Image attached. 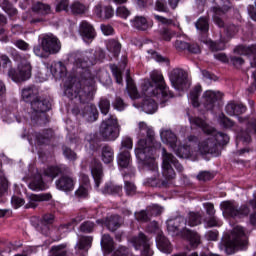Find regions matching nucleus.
<instances>
[{
  "instance_id": "25",
  "label": "nucleus",
  "mask_w": 256,
  "mask_h": 256,
  "mask_svg": "<svg viewBox=\"0 0 256 256\" xmlns=\"http://www.w3.org/2000/svg\"><path fill=\"white\" fill-rule=\"evenodd\" d=\"M56 187L60 191H73L75 189V180L69 176H62L56 181Z\"/></svg>"
},
{
  "instance_id": "37",
  "label": "nucleus",
  "mask_w": 256,
  "mask_h": 256,
  "mask_svg": "<svg viewBox=\"0 0 256 256\" xmlns=\"http://www.w3.org/2000/svg\"><path fill=\"white\" fill-rule=\"evenodd\" d=\"M101 247L105 253H111L114 248L113 238L109 235H103L101 240Z\"/></svg>"
},
{
  "instance_id": "38",
  "label": "nucleus",
  "mask_w": 256,
  "mask_h": 256,
  "mask_svg": "<svg viewBox=\"0 0 256 256\" xmlns=\"http://www.w3.org/2000/svg\"><path fill=\"white\" fill-rule=\"evenodd\" d=\"M201 85H197L190 92L189 100L191 101L193 107H199V95H201Z\"/></svg>"
},
{
  "instance_id": "3",
  "label": "nucleus",
  "mask_w": 256,
  "mask_h": 256,
  "mask_svg": "<svg viewBox=\"0 0 256 256\" xmlns=\"http://www.w3.org/2000/svg\"><path fill=\"white\" fill-rule=\"evenodd\" d=\"M185 225L189 227H197L201 225V215L196 212H190L187 220L183 217H176L167 221V230L172 235H181L183 239H187L192 247H197L201 244V236L193 230L183 228Z\"/></svg>"
},
{
  "instance_id": "13",
  "label": "nucleus",
  "mask_w": 256,
  "mask_h": 256,
  "mask_svg": "<svg viewBox=\"0 0 256 256\" xmlns=\"http://www.w3.org/2000/svg\"><path fill=\"white\" fill-rule=\"evenodd\" d=\"M220 207L225 217H243V215H249V207L243 205L239 208V204L235 201H224L220 204Z\"/></svg>"
},
{
  "instance_id": "46",
  "label": "nucleus",
  "mask_w": 256,
  "mask_h": 256,
  "mask_svg": "<svg viewBox=\"0 0 256 256\" xmlns=\"http://www.w3.org/2000/svg\"><path fill=\"white\" fill-rule=\"evenodd\" d=\"M203 43H206L211 51H223V49H225L224 41H221L219 44H217L211 40H203Z\"/></svg>"
},
{
  "instance_id": "28",
  "label": "nucleus",
  "mask_w": 256,
  "mask_h": 256,
  "mask_svg": "<svg viewBox=\"0 0 256 256\" xmlns=\"http://www.w3.org/2000/svg\"><path fill=\"white\" fill-rule=\"evenodd\" d=\"M50 72L56 79L63 78L67 75V68L62 62H52L50 65Z\"/></svg>"
},
{
  "instance_id": "45",
  "label": "nucleus",
  "mask_w": 256,
  "mask_h": 256,
  "mask_svg": "<svg viewBox=\"0 0 256 256\" xmlns=\"http://www.w3.org/2000/svg\"><path fill=\"white\" fill-rule=\"evenodd\" d=\"M49 256H67L65 245L53 246L50 250Z\"/></svg>"
},
{
  "instance_id": "18",
  "label": "nucleus",
  "mask_w": 256,
  "mask_h": 256,
  "mask_svg": "<svg viewBox=\"0 0 256 256\" xmlns=\"http://www.w3.org/2000/svg\"><path fill=\"white\" fill-rule=\"evenodd\" d=\"M92 243H93V237H90V236L80 237V239L78 240L75 246L76 254L80 256H86L87 253L89 252V249H91Z\"/></svg>"
},
{
  "instance_id": "58",
  "label": "nucleus",
  "mask_w": 256,
  "mask_h": 256,
  "mask_svg": "<svg viewBox=\"0 0 256 256\" xmlns=\"http://www.w3.org/2000/svg\"><path fill=\"white\" fill-rule=\"evenodd\" d=\"M154 19L157 21V23H160L161 25H173V20L167 19L163 16H159L157 14L153 15Z\"/></svg>"
},
{
  "instance_id": "60",
  "label": "nucleus",
  "mask_w": 256,
  "mask_h": 256,
  "mask_svg": "<svg viewBox=\"0 0 256 256\" xmlns=\"http://www.w3.org/2000/svg\"><path fill=\"white\" fill-rule=\"evenodd\" d=\"M226 113L228 115H237V104L235 102H230L226 106Z\"/></svg>"
},
{
  "instance_id": "8",
  "label": "nucleus",
  "mask_w": 256,
  "mask_h": 256,
  "mask_svg": "<svg viewBox=\"0 0 256 256\" xmlns=\"http://www.w3.org/2000/svg\"><path fill=\"white\" fill-rule=\"evenodd\" d=\"M190 124L193 127L194 125L196 127H199L202 129L206 135H212L214 137V141L217 145H227L229 143V136L225 133L218 132L217 134L215 133V128L209 126L207 122H205L201 118H189Z\"/></svg>"
},
{
  "instance_id": "34",
  "label": "nucleus",
  "mask_w": 256,
  "mask_h": 256,
  "mask_svg": "<svg viewBox=\"0 0 256 256\" xmlns=\"http://www.w3.org/2000/svg\"><path fill=\"white\" fill-rule=\"evenodd\" d=\"M84 117L90 123H93V121H97V118L99 117V112L97 111V107L93 104L88 105L86 107V112L84 114Z\"/></svg>"
},
{
  "instance_id": "54",
  "label": "nucleus",
  "mask_w": 256,
  "mask_h": 256,
  "mask_svg": "<svg viewBox=\"0 0 256 256\" xmlns=\"http://www.w3.org/2000/svg\"><path fill=\"white\" fill-rule=\"evenodd\" d=\"M219 123L222 125V127H225V129H229L233 127L234 123L231 121V119L225 117V115H220L219 117Z\"/></svg>"
},
{
  "instance_id": "7",
  "label": "nucleus",
  "mask_w": 256,
  "mask_h": 256,
  "mask_svg": "<svg viewBox=\"0 0 256 256\" xmlns=\"http://www.w3.org/2000/svg\"><path fill=\"white\" fill-rule=\"evenodd\" d=\"M121 133V125L116 116L110 115L100 126V135L104 141H115Z\"/></svg>"
},
{
  "instance_id": "16",
  "label": "nucleus",
  "mask_w": 256,
  "mask_h": 256,
  "mask_svg": "<svg viewBox=\"0 0 256 256\" xmlns=\"http://www.w3.org/2000/svg\"><path fill=\"white\" fill-rule=\"evenodd\" d=\"M131 242L136 250L140 249L142 251V256H153L151 241L143 233H140L138 237L132 238Z\"/></svg>"
},
{
  "instance_id": "55",
  "label": "nucleus",
  "mask_w": 256,
  "mask_h": 256,
  "mask_svg": "<svg viewBox=\"0 0 256 256\" xmlns=\"http://www.w3.org/2000/svg\"><path fill=\"white\" fill-rule=\"evenodd\" d=\"M93 229H95V224L91 221L84 222L80 226V230L82 231V233H91V231H93Z\"/></svg>"
},
{
  "instance_id": "35",
  "label": "nucleus",
  "mask_w": 256,
  "mask_h": 256,
  "mask_svg": "<svg viewBox=\"0 0 256 256\" xmlns=\"http://www.w3.org/2000/svg\"><path fill=\"white\" fill-rule=\"evenodd\" d=\"M131 164V153L129 151H121L118 155V165L126 168Z\"/></svg>"
},
{
  "instance_id": "19",
  "label": "nucleus",
  "mask_w": 256,
  "mask_h": 256,
  "mask_svg": "<svg viewBox=\"0 0 256 256\" xmlns=\"http://www.w3.org/2000/svg\"><path fill=\"white\" fill-rule=\"evenodd\" d=\"M79 33L85 43H89V41L95 39V28L87 21L80 23Z\"/></svg>"
},
{
  "instance_id": "56",
  "label": "nucleus",
  "mask_w": 256,
  "mask_h": 256,
  "mask_svg": "<svg viewBox=\"0 0 256 256\" xmlns=\"http://www.w3.org/2000/svg\"><path fill=\"white\" fill-rule=\"evenodd\" d=\"M113 107L114 109H117V111H123L125 107H127V105L125 104V102H123V99L117 97L113 102Z\"/></svg>"
},
{
  "instance_id": "62",
  "label": "nucleus",
  "mask_w": 256,
  "mask_h": 256,
  "mask_svg": "<svg viewBox=\"0 0 256 256\" xmlns=\"http://www.w3.org/2000/svg\"><path fill=\"white\" fill-rule=\"evenodd\" d=\"M56 11H69V0H60L56 6Z\"/></svg>"
},
{
  "instance_id": "50",
  "label": "nucleus",
  "mask_w": 256,
  "mask_h": 256,
  "mask_svg": "<svg viewBox=\"0 0 256 256\" xmlns=\"http://www.w3.org/2000/svg\"><path fill=\"white\" fill-rule=\"evenodd\" d=\"M131 149H133V139L124 137L121 142L120 151H131Z\"/></svg>"
},
{
  "instance_id": "23",
  "label": "nucleus",
  "mask_w": 256,
  "mask_h": 256,
  "mask_svg": "<svg viewBox=\"0 0 256 256\" xmlns=\"http://www.w3.org/2000/svg\"><path fill=\"white\" fill-rule=\"evenodd\" d=\"M29 202L26 204V209H35L42 201H49L51 199V194H32L28 196Z\"/></svg>"
},
{
  "instance_id": "11",
  "label": "nucleus",
  "mask_w": 256,
  "mask_h": 256,
  "mask_svg": "<svg viewBox=\"0 0 256 256\" xmlns=\"http://www.w3.org/2000/svg\"><path fill=\"white\" fill-rule=\"evenodd\" d=\"M91 89L93 87H87V91L81 90V84L80 83H73L72 85L65 84V95L69 97V99H78L80 103H85V101H88L91 97Z\"/></svg>"
},
{
  "instance_id": "4",
  "label": "nucleus",
  "mask_w": 256,
  "mask_h": 256,
  "mask_svg": "<svg viewBox=\"0 0 256 256\" xmlns=\"http://www.w3.org/2000/svg\"><path fill=\"white\" fill-rule=\"evenodd\" d=\"M150 78L152 83L149 79H145L141 85L142 95L146 97H157L161 103H166L169 99H173V94L169 90V87H167V84H165V78L161 71L153 70L150 73Z\"/></svg>"
},
{
  "instance_id": "27",
  "label": "nucleus",
  "mask_w": 256,
  "mask_h": 256,
  "mask_svg": "<svg viewBox=\"0 0 256 256\" xmlns=\"http://www.w3.org/2000/svg\"><path fill=\"white\" fill-rule=\"evenodd\" d=\"M126 84V89L129 97L133 100L139 99L141 97V94H139V91H137V86L135 85V82H133L129 70H127L126 72Z\"/></svg>"
},
{
  "instance_id": "5",
  "label": "nucleus",
  "mask_w": 256,
  "mask_h": 256,
  "mask_svg": "<svg viewBox=\"0 0 256 256\" xmlns=\"http://www.w3.org/2000/svg\"><path fill=\"white\" fill-rule=\"evenodd\" d=\"M22 99L26 103H30L31 105V119L35 121V119H41V117H45V113L51 109V103L41 98L39 96V88L35 86H28L22 89Z\"/></svg>"
},
{
  "instance_id": "22",
  "label": "nucleus",
  "mask_w": 256,
  "mask_h": 256,
  "mask_svg": "<svg viewBox=\"0 0 256 256\" xmlns=\"http://www.w3.org/2000/svg\"><path fill=\"white\" fill-rule=\"evenodd\" d=\"M130 23L132 27L138 31H147V29L153 27V21L147 20L144 16H135Z\"/></svg>"
},
{
  "instance_id": "42",
  "label": "nucleus",
  "mask_w": 256,
  "mask_h": 256,
  "mask_svg": "<svg viewBox=\"0 0 256 256\" xmlns=\"http://www.w3.org/2000/svg\"><path fill=\"white\" fill-rule=\"evenodd\" d=\"M123 189L121 186H115L113 184H106L104 189L102 190V193L105 195H119Z\"/></svg>"
},
{
  "instance_id": "14",
  "label": "nucleus",
  "mask_w": 256,
  "mask_h": 256,
  "mask_svg": "<svg viewBox=\"0 0 256 256\" xmlns=\"http://www.w3.org/2000/svg\"><path fill=\"white\" fill-rule=\"evenodd\" d=\"M149 233H157L156 237V245L159 251L162 253H171L173 251V247H171V242L161 233L159 229V224L156 221L151 222L148 227Z\"/></svg>"
},
{
  "instance_id": "20",
  "label": "nucleus",
  "mask_w": 256,
  "mask_h": 256,
  "mask_svg": "<svg viewBox=\"0 0 256 256\" xmlns=\"http://www.w3.org/2000/svg\"><path fill=\"white\" fill-rule=\"evenodd\" d=\"M221 99H223V94L221 92L207 90L203 94V102L206 109H213V105H215L217 101H221Z\"/></svg>"
},
{
  "instance_id": "49",
  "label": "nucleus",
  "mask_w": 256,
  "mask_h": 256,
  "mask_svg": "<svg viewBox=\"0 0 256 256\" xmlns=\"http://www.w3.org/2000/svg\"><path fill=\"white\" fill-rule=\"evenodd\" d=\"M46 135L47 136H43L42 134H36L34 138L35 143H37L38 145H43V143H47V139H49V135H53V131L47 130Z\"/></svg>"
},
{
  "instance_id": "32",
  "label": "nucleus",
  "mask_w": 256,
  "mask_h": 256,
  "mask_svg": "<svg viewBox=\"0 0 256 256\" xmlns=\"http://www.w3.org/2000/svg\"><path fill=\"white\" fill-rule=\"evenodd\" d=\"M95 13L98 17L102 19H111L113 15H115V10H113L112 6H106L103 10H101V6H96Z\"/></svg>"
},
{
  "instance_id": "1",
  "label": "nucleus",
  "mask_w": 256,
  "mask_h": 256,
  "mask_svg": "<svg viewBox=\"0 0 256 256\" xmlns=\"http://www.w3.org/2000/svg\"><path fill=\"white\" fill-rule=\"evenodd\" d=\"M139 132L146 133V139H140L135 148L136 159L143 163L145 167L150 169L154 173L155 178H148L144 182L148 187H169V184L173 179H175V170H173V165L177 171L181 173L183 171V166L173 157L172 154L167 153V150L163 148L162 150V175L164 181L159 183L157 177L159 176L157 162L155 161V155L157 149H161V143L155 142V132L151 126H148L145 122H140L138 124Z\"/></svg>"
},
{
  "instance_id": "21",
  "label": "nucleus",
  "mask_w": 256,
  "mask_h": 256,
  "mask_svg": "<svg viewBox=\"0 0 256 256\" xmlns=\"http://www.w3.org/2000/svg\"><path fill=\"white\" fill-rule=\"evenodd\" d=\"M90 171L95 181V187L96 189H99V185H101V180L103 179V166L101 165V162L93 160L90 166Z\"/></svg>"
},
{
  "instance_id": "39",
  "label": "nucleus",
  "mask_w": 256,
  "mask_h": 256,
  "mask_svg": "<svg viewBox=\"0 0 256 256\" xmlns=\"http://www.w3.org/2000/svg\"><path fill=\"white\" fill-rule=\"evenodd\" d=\"M70 10L73 15H83L87 11V6L79 1H74L70 6Z\"/></svg>"
},
{
  "instance_id": "52",
  "label": "nucleus",
  "mask_w": 256,
  "mask_h": 256,
  "mask_svg": "<svg viewBox=\"0 0 256 256\" xmlns=\"http://www.w3.org/2000/svg\"><path fill=\"white\" fill-rule=\"evenodd\" d=\"M111 71L116 79V83H118V85H121L123 83V76H122L121 69H119V67H117L116 65H112Z\"/></svg>"
},
{
  "instance_id": "31",
  "label": "nucleus",
  "mask_w": 256,
  "mask_h": 256,
  "mask_svg": "<svg viewBox=\"0 0 256 256\" xmlns=\"http://www.w3.org/2000/svg\"><path fill=\"white\" fill-rule=\"evenodd\" d=\"M63 173V168L59 166H48L43 170L42 177H47L48 181H53L57 175Z\"/></svg>"
},
{
  "instance_id": "17",
  "label": "nucleus",
  "mask_w": 256,
  "mask_h": 256,
  "mask_svg": "<svg viewBox=\"0 0 256 256\" xmlns=\"http://www.w3.org/2000/svg\"><path fill=\"white\" fill-rule=\"evenodd\" d=\"M42 45H44V49L48 52V55H55L61 51V42L53 35H46L42 39Z\"/></svg>"
},
{
  "instance_id": "64",
  "label": "nucleus",
  "mask_w": 256,
  "mask_h": 256,
  "mask_svg": "<svg viewBox=\"0 0 256 256\" xmlns=\"http://www.w3.org/2000/svg\"><path fill=\"white\" fill-rule=\"evenodd\" d=\"M129 254V250L126 247H119L113 253V256H127Z\"/></svg>"
},
{
  "instance_id": "59",
  "label": "nucleus",
  "mask_w": 256,
  "mask_h": 256,
  "mask_svg": "<svg viewBox=\"0 0 256 256\" xmlns=\"http://www.w3.org/2000/svg\"><path fill=\"white\" fill-rule=\"evenodd\" d=\"M125 191L127 195H135L137 187L132 182H125Z\"/></svg>"
},
{
  "instance_id": "36",
  "label": "nucleus",
  "mask_w": 256,
  "mask_h": 256,
  "mask_svg": "<svg viewBox=\"0 0 256 256\" xmlns=\"http://www.w3.org/2000/svg\"><path fill=\"white\" fill-rule=\"evenodd\" d=\"M214 23H216V25H218V27H223V25H225V23L223 22V20L221 19L222 15H225V11H229V7L224 6L223 9L221 8H214Z\"/></svg>"
},
{
  "instance_id": "40",
  "label": "nucleus",
  "mask_w": 256,
  "mask_h": 256,
  "mask_svg": "<svg viewBox=\"0 0 256 256\" xmlns=\"http://www.w3.org/2000/svg\"><path fill=\"white\" fill-rule=\"evenodd\" d=\"M234 53L237 55H256V45L251 47L238 46L235 48Z\"/></svg>"
},
{
  "instance_id": "44",
  "label": "nucleus",
  "mask_w": 256,
  "mask_h": 256,
  "mask_svg": "<svg viewBox=\"0 0 256 256\" xmlns=\"http://www.w3.org/2000/svg\"><path fill=\"white\" fill-rule=\"evenodd\" d=\"M33 52L36 55V57H41L42 59H45L49 56V52L45 50V46L43 45V42H41V45H36L33 48Z\"/></svg>"
},
{
  "instance_id": "9",
  "label": "nucleus",
  "mask_w": 256,
  "mask_h": 256,
  "mask_svg": "<svg viewBox=\"0 0 256 256\" xmlns=\"http://www.w3.org/2000/svg\"><path fill=\"white\" fill-rule=\"evenodd\" d=\"M31 71H33L31 62L20 57V63L18 64L17 69H10L8 75L15 83H21L31 79Z\"/></svg>"
},
{
  "instance_id": "26",
  "label": "nucleus",
  "mask_w": 256,
  "mask_h": 256,
  "mask_svg": "<svg viewBox=\"0 0 256 256\" xmlns=\"http://www.w3.org/2000/svg\"><path fill=\"white\" fill-rule=\"evenodd\" d=\"M134 107L137 109H142L144 113L151 115L157 111V102H155L153 98H146L142 104L134 103Z\"/></svg>"
},
{
  "instance_id": "57",
  "label": "nucleus",
  "mask_w": 256,
  "mask_h": 256,
  "mask_svg": "<svg viewBox=\"0 0 256 256\" xmlns=\"http://www.w3.org/2000/svg\"><path fill=\"white\" fill-rule=\"evenodd\" d=\"M7 189H9V182L7 181V178L0 176V195L6 193Z\"/></svg>"
},
{
  "instance_id": "48",
  "label": "nucleus",
  "mask_w": 256,
  "mask_h": 256,
  "mask_svg": "<svg viewBox=\"0 0 256 256\" xmlns=\"http://www.w3.org/2000/svg\"><path fill=\"white\" fill-rule=\"evenodd\" d=\"M99 109L102 115H107V113H109V109H111V102L106 98H102L99 102Z\"/></svg>"
},
{
  "instance_id": "43",
  "label": "nucleus",
  "mask_w": 256,
  "mask_h": 256,
  "mask_svg": "<svg viewBox=\"0 0 256 256\" xmlns=\"http://www.w3.org/2000/svg\"><path fill=\"white\" fill-rule=\"evenodd\" d=\"M0 5L2 9L10 16L17 15V9L13 8V6L7 0H0Z\"/></svg>"
},
{
  "instance_id": "51",
  "label": "nucleus",
  "mask_w": 256,
  "mask_h": 256,
  "mask_svg": "<svg viewBox=\"0 0 256 256\" xmlns=\"http://www.w3.org/2000/svg\"><path fill=\"white\" fill-rule=\"evenodd\" d=\"M131 15V11L125 6H120L116 9V17L120 19H127Z\"/></svg>"
},
{
  "instance_id": "2",
  "label": "nucleus",
  "mask_w": 256,
  "mask_h": 256,
  "mask_svg": "<svg viewBox=\"0 0 256 256\" xmlns=\"http://www.w3.org/2000/svg\"><path fill=\"white\" fill-rule=\"evenodd\" d=\"M160 137L163 143L169 145L170 149H172L180 159H189V157L197 159L199 155H213L214 157L221 155L217 142H215V137L212 134L201 138L197 146H195L197 138L194 135L188 137V145L186 146H181V143L177 140V136L171 130L161 131Z\"/></svg>"
},
{
  "instance_id": "6",
  "label": "nucleus",
  "mask_w": 256,
  "mask_h": 256,
  "mask_svg": "<svg viewBox=\"0 0 256 256\" xmlns=\"http://www.w3.org/2000/svg\"><path fill=\"white\" fill-rule=\"evenodd\" d=\"M248 237L245 234V230L241 226H236L233 228L229 240L226 242L225 251L227 255H233L235 251H243L247 249Z\"/></svg>"
},
{
  "instance_id": "29",
  "label": "nucleus",
  "mask_w": 256,
  "mask_h": 256,
  "mask_svg": "<svg viewBox=\"0 0 256 256\" xmlns=\"http://www.w3.org/2000/svg\"><path fill=\"white\" fill-rule=\"evenodd\" d=\"M100 157L103 163H106V164L113 163V160L115 159V151L111 146L104 145L101 148Z\"/></svg>"
},
{
  "instance_id": "24",
  "label": "nucleus",
  "mask_w": 256,
  "mask_h": 256,
  "mask_svg": "<svg viewBox=\"0 0 256 256\" xmlns=\"http://www.w3.org/2000/svg\"><path fill=\"white\" fill-rule=\"evenodd\" d=\"M89 189L91 186L89 185V176L85 174L80 175V187L76 191L77 197L81 199H85V197L89 196Z\"/></svg>"
},
{
  "instance_id": "53",
  "label": "nucleus",
  "mask_w": 256,
  "mask_h": 256,
  "mask_svg": "<svg viewBox=\"0 0 256 256\" xmlns=\"http://www.w3.org/2000/svg\"><path fill=\"white\" fill-rule=\"evenodd\" d=\"M147 212L150 215V217H155L163 213V208L160 207L159 205H152L147 208Z\"/></svg>"
},
{
  "instance_id": "12",
  "label": "nucleus",
  "mask_w": 256,
  "mask_h": 256,
  "mask_svg": "<svg viewBox=\"0 0 256 256\" xmlns=\"http://www.w3.org/2000/svg\"><path fill=\"white\" fill-rule=\"evenodd\" d=\"M169 80L177 91H183L189 87L188 74L181 68H174L170 71Z\"/></svg>"
},
{
  "instance_id": "15",
  "label": "nucleus",
  "mask_w": 256,
  "mask_h": 256,
  "mask_svg": "<svg viewBox=\"0 0 256 256\" xmlns=\"http://www.w3.org/2000/svg\"><path fill=\"white\" fill-rule=\"evenodd\" d=\"M32 11L35 15H39V17L28 18L29 23H43L45 16L51 13V6L43 2H36L32 5Z\"/></svg>"
},
{
  "instance_id": "30",
  "label": "nucleus",
  "mask_w": 256,
  "mask_h": 256,
  "mask_svg": "<svg viewBox=\"0 0 256 256\" xmlns=\"http://www.w3.org/2000/svg\"><path fill=\"white\" fill-rule=\"evenodd\" d=\"M123 221L121 220V217L119 215H113L108 218H106L104 224L109 229V231H117L121 227V224Z\"/></svg>"
},
{
  "instance_id": "63",
  "label": "nucleus",
  "mask_w": 256,
  "mask_h": 256,
  "mask_svg": "<svg viewBox=\"0 0 256 256\" xmlns=\"http://www.w3.org/2000/svg\"><path fill=\"white\" fill-rule=\"evenodd\" d=\"M197 179L199 181H211V179H213V174H211L210 172H207V171L200 172L197 175Z\"/></svg>"
},
{
  "instance_id": "61",
  "label": "nucleus",
  "mask_w": 256,
  "mask_h": 256,
  "mask_svg": "<svg viewBox=\"0 0 256 256\" xmlns=\"http://www.w3.org/2000/svg\"><path fill=\"white\" fill-rule=\"evenodd\" d=\"M149 212L146 210V211H140V212H137L135 214V218L137 219V221H149Z\"/></svg>"
},
{
  "instance_id": "10",
  "label": "nucleus",
  "mask_w": 256,
  "mask_h": 256,
  "mask_svg": "<svg viewBox=\"0 0 256 256\" xmlns=\"http://www.w3.org/2000/svg\"><path fill=\"white\" fill-rule=\"evenodd\" d=\"M104 57L105 54L101 50H88L83 54V57L76 60L75 65L77 69H89V67L97 65Z\"/></svg>"
},
{
  "instance_id": "33",
  "label": "nucleus",
  "mask_w": 256,
  "mask_h": 256,
  "mask_svg": "<svg viewBox=\"0 0 256 256\" xmlns=\"http://www.w3.org/2000/svg\"><path fill=\"white\" fill-rule=\"evenodd\" d=\"M29 188L32 191H44V189H47L45 182H43V176H35L34 179L30 182Z\"/></svg>"
},
{
  "instance_id": "41",
  "label": "nucleus",
  "mask_w": 256,
  "mask_h": 256,
  "mask_svg": "<svg viewBox=\"0 0 256 256\" xmlns=\"http://www.w3.org/2000/svg\"><path fill=\"white\" fill-rule=\"evenodd\" d=\"M107 49L110 53H113L114 57H117L121 52V44L117 40H109L107 42Z\"/></svg>"
},
{
  "instance_id": "47",
  "label": "nucleus",
  "mask_w": 256,
  "mask_h": 256,
  "mask_svg": "<svg viewBox=\"0 0 256 256\" xmlns=\"http://www.w3.org/2000/svg\"><path fill=\"white\" fill-rule=\"evenodd\" d=\"M196 28L199 31H202V33H207V31H209V21L207 20V18H200L196 22Z\"/></svg>"
}]
</instances>
